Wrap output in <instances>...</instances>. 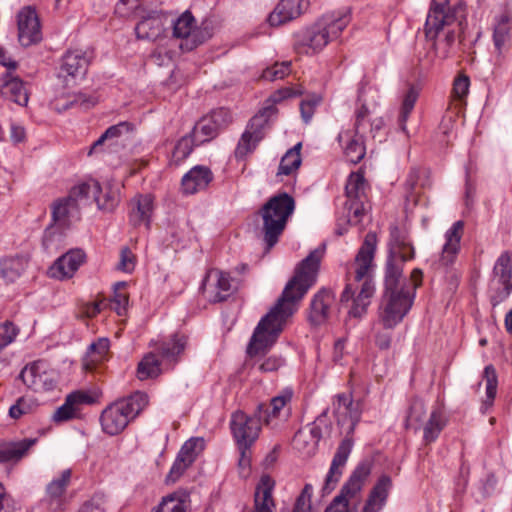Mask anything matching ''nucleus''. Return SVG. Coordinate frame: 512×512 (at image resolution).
Returning a JSON list of instances; mask_svg holds the SVG:
<instances>
[{
  "instance_id": "f257e3e1",
  "label": "nucleus",
  "mask_w": 512,
  "mask_h": 512,
  "mask_svg": "<svg viewBox=\"0 0 512 512\" xmlns=\"http://www.w3.org/2000/svg\"><path fill=\"white\" fill-rule=\"evenodd\" d=\"M324 253L325 244H321L299 263L277 303L256 326L247 349L251 356L265 353L276 343L288 318L296 311V303L316 283Z\"/></svg>"
},
{
  "instance_id": "f03ea898",
  "label": "nucleus",
  "mask_w": 512,
  "mask_h": 512,
  "mask_svg": "<svg viewBox=\"0 0 512 512\" xmlns=\"http://www.w3.org/2000/svg\"><path fill=\"white\" fill-rule=\"evenodd\" d=\"M389 256L385 272V293L379 318L384 328L398 325L412 307L415 290L421 285L422 271L414 269L410 280L402 277L403 264L414 257V249L398 227H391Z\"/></svg>"
},
{
  "instance_id": "7ed1b4c3",
  "label": "nucleus",
  "mask_w": 512,
  "mask_h": 512,
  "mask_svg": "<svg viewBox=\"0 0 512 512\" xmlns=\"http://www.w3.org/2000/svg\"><path fill=\"white\" fill-rule=\"evenodd\" d=\"M376 245V234L367 233L355 257L354 283L347 284L340 297V307L347 312L346 322L362 319L375 293L372 274Z\"/></svg>"
},
{
  "instance_id": "20e7f679",
  "label": "nucleus",
  "mask_w": 512,
  "mask_h": 512,
  "mask_svg": "<svg viewBox=\"0 0 512 512\" xmlns=\"http://www.w3.org/2000/svg\"><path fill=\"white\" fill-rule=\"evenodd\" d=\"M332 406L333 414L335 415L337 424L340 428V433L345 434L346 437L339 444L325 478L324 489L329 491L334 489L342 476L343 469L353 447V442L351 438H349V435L354 432L355 427L361 418L359 403H355L352 396L348 393H340L336 395Z\"/></svg>"
},
{
  "instance_id": "39448f33",
  "label": "nucleus",
  "mask_w": 512,
  "mask_h": 512,
  "mask_svg": "<svg viewBox=\"0 0 512 512\" xmlns=\"http://www.w3.org/2000/svg\"><path fill=\"white\" fill-rule=\"evenodd\" d=\"M349 23V11L325 14L310 27L298 32L295 43L306 54L318 53L329 42L339 38Z\"/></svg>"
},
{
  "instance_id": "423d86ee",
  "label": "nucleus",
  "mask_w": 512,
  "mask_h": 512,
  "mask_svg": "<svg viewBox=\"0 0 512 512\" xmlns=\"http://www.w3.org/2000/svg\"><path fill=\"white\" fill-rule=\"evenodd\" d=\"M148 403V395L140 391L113 402L103 410L100 416L103 431L111 436L121 433Z\"/></svg>"
},
{
  "instance_id": "0eeeda50",
  "label": "nucleus",
  "mask_w": 512,
  "mask_h": 512,
  "mask_svg": "<svg viewBox=\"0 0 512 512\" xmlns=\"http://www.w3.org/2000/svg\"><path fill=\"white\" fill-rule=\"evenodd\" d=\"M295 210V201L287 193L272 196L262 207L264 241L267 250L271 249L284 231L289 217Z\"/></svg>"
},
{
  "instance_id": "6e6552de",
  "label": "nucleus",
  "mask_w": 512,
  "mask_h": 512,
  "mask_svg": "<svg viewBox=\"0 0 512 512\" xmlns=\"http://www.w3.org/2000/svg\"><path fill=\"white\" fill-rule=\"evenodd\" d=\"M512 293V253L502 252L496 259L487 283V299L492 309L505 302Z\"/></svg>"
},
{
  "instance_id": "1a4fd4ad",
  "label": "nucleus",
  "mask_w": 512,
  "mask_h": 512,
  "mask_svg": "<svg viewBox=\"0 0 512 512\" xmlns=\"http://www.w3.org/2000/svg\"><path fill=\"white\" fill-rule=\"evenodd\" d=\"M262 418V406L253 415L243 411L232 413L229 425L236 444H254L261 432Z\"/></svg>"
},
{
  "instance_id": "9d476101",
  "label": "nucleus",
  "mask_w": 512,
  "mask_h": 512,
  "mask_svg": "<svg viewBox=\"0 0 512 512\" xmlns=\"http://www.w3.org/2000/svg\"><path fill=\"white\" fill-rule=\"evenodd\" d=\"M367 183L363 174L353 172L346 183V207L348 210V222L357 225L367 210Z\"/></svg>"
},
{
  "instance_id": "9b49d317",
  "label": "nucleus",
  "mask_w": 512,
  "mask_h": 512,
  "mask_svg": "<svg viewBox=\"0 0 512 512\" xmlns=\"http://www.w3.org/2000/svg\"><path fill=\"white\" fill-rule=\"evenodd\" d=\"M19 377L29 389L35 392L52 391L58 383L57 372L42 360L27 364Z\"/></svg>"
},
{
  "instance_id": "f8f14e48",
  "label": "nucleus",
  "mask_w": 512,
  "mask_h": 512,
  "mask_svg": "<svg viewBox=\"0 0 512 512\" xmlns=\"http://www.w3.org/2000/svg\"><path fill=\"white\" fill-rule=\"evenodd\" d=\"M275 114V107L268 106L250 120L236 147V157L243 158L256 148L257 144L263 139L265 126L268 124L269 119Z\"/></svg>"
},
{
  "instance_id": "ddd939ff",
  "label": "nucleus",
  "mask_w": 512,
  "mask_h": 512,
  "mask_svg": "<svg viewBox=\"0 0 512 512\" xmlns=\"http://www.w3.org/2000/svg\"><path fill=\"white\" fill-rule=\"evenodd\" d=\"M231 122V114L226 108H219L201 118L191 132L196 145H201L214 139L221 129Z\"/></svg>"
},
{
  "instance_id": "4468645a",
  "label": "nucleus",
  "mask_w": 512,
  "mask_h": 512,
  "mask_svg": "<svg viewBox=\"0 0 512 512\" xmlns=\"http://www.w3.org/2000/svg\"><path fill=\"white\" fill-rule=\"evenodd\" d=\"M455 21L456 7L450 5V0H431L425 22V35L434 39L441 29Z\"/></svg>"
},
{
  "instance_id": "2eb2a0df",
  "label": "nucleus",
  "mask_w": 512,
  "mask_h": 512,
  "mask_svg": "<svg viewBox=\"0 0 512 512\" xmlns=\"http://www.w3.org/2000/svg\"><path fill=\"white\" fill-rule=\"evenodd\" d=\"M212 302L226 300L237 288L236 281L228 273L209 270L200 287Z\"/></svg>"
},
{
  "instance_id": "dca6fc26",
  "label": "nucleus",
  "mask_w": 512,
  "mask_h": 512,
  "mask_svg": "<svg viewBox=\"0 0 512 512\" xmlns=\"http://www.w3.org/2000/svg\"><path fill=\"white\" fill-rule=\"evenodd\" d=\"M18 41L23 47H29L42 40L38 15L34 8L27 6L17 14Z\"/></svg>"
},
{
  "instance_id": "f3484780",
  "label": "nucleus",
  "mask_w": 512,
  "mask_h": 512,
  "mask_svg": "<svg viewBox=\"0 0 512 512\" xmlns=\"http://www.w3.org/2000/svg\"><path fill=\"white\" fill-rule=\"evenodd\" d=\"M188 344V337L181 332H175L156 343L155 350L162 359L165 368L172 369L180 362Z\"/></svg>"
},
{
  "instance_id": "a211bd4d",
  "label": "nucleus",
  "mask_w": 512,
  "mask_h": 512,
  "mask_svg": "<svg viewBox=\"0 0 512 512\" xmlns=\"http://www.w3.org/2000/svg\"><path fill=\"white\" fill-rule=\"evenodd\" d=\"M97 397V393L84 390H77L68 394L64 403L55 410L52 420L60 423L76 418L82 406L95 403Z\"/></svg>"
},
{
  "instance_id": "6ab92c4d",
  "label": "nucleus",
  "mask_w": 512,
  "mask_h": 512,
  "mask_svg": "<svg viewBox=\"0 0 512 512\" xmlns=\"http://www.w3.org/2000/svg\"><path fill=\"white\" fill-rule=\"evenodd\" d=\"M379 98L377 90L372 87H361L358 91V106L355 109L353 131L364 133L370 124V117L375 113Z\"/></svg>"
},
{
  "instance_id": "aec40b11",
  "label": "nucleus",
  "mask_w": 512,
  "mask_h": 512,
  "mask_svg": "<svg viewBox=\"0 0 512 512\" xmlns=\"http://www.w3.org/2000/svg\"><path fill=\"white\" fill-rule=\"evenodd\" d=\"M326 411L315 422L308 424L296 432L293 438V447L305 457H311L318 448L322 437L321 425L325 421Z\"/></svg>"
},
{
  "instance_id": "412c9836",
  "label": "nucleus",
  "mask_w": 512,
  "mask_h": 512,
  "mask_svg": "<svg viewBox=\"0 0 512 512\" xmlns=\"http://www.w3.org/2000/svg\"><path fill=\"white\" fill-rule=\"evenodd\" d=\"M464 231V222L458 220L445 232V242L442 246L438 258L433 260V265L437 268L447 267L454 263L459 251L460 242Z\"/></svg>"
},
{
  "instance_id": "4be33fe9",
  "label": "nucleus",
  "mask_w": 512,
  "mask_h": 512,
  "mask_svg": "<svg viewBox=\"0 0 512 512\" xmlns=\"http://www.w3.org/2000/svg\"><path fill=\"white\" fill-rule=\"evenodd\" d=\"M370 473L371 465L368 462L359 463L342 486L340 493L333 500H338L339 503L349 506L350 501L361 492Z\"/></svg>"
},
{
  "instance_id": "5701e85b",
  "label": "nucleus",
  "mask_w": 512,
  "mask_h": 512,
  "mask_svg": "<svg viewBox=\"0 0 512 512\" xmlns=\"http://www.w3.org/2000/svg\"><path fill=\"white\" fill-rule=\"evenodd\" d=\"M85 260L86 254L82 249H71L53 263L48 273L52 278L58 280L69 279Z\"/></svg>"
},
{
  "instance_id": "b1692460",
  "label": "nucleus",
  "mask_w": 512,
  "mask_h": 512,
  "mask_svg": "<svg viewBox=\"0 0 512 512\" xmlns=\"http://www.w3.org/2000/svg\"><path fill=\"white\" fill-rule=\"evenodd\" d=\"M0 93L8 101L26 107L29 94L25 83L12 72L6 71L0 79Z\"/></svg>"
},
{
  "instance_id": "393cba45",
  "label": "nucleus",
  "mask_w": 512,
  "mask_h": 512,
  "mask_svg": "<svg viewBox=\"0 0 512 512\" xmlns=\"http://www.w3.org/2000/svg\"><path fill=\"white\" fill-rule=\"evenodd\" d=\"M309 5L308 0H281L268 16L271 26H280L299 17Z\"/></svg>"
},
{
  "instance_id": "a878e982",
  "label": "nucleus",
  "mask_w": 512,
  "mask_h": 512,
  "mask_svg": "<svg viewBox=\"0 0 512 512\" xmlns=\"http://www.w3.org/2000/svg\"><path fill=\"white\" fill-rule=\"evenodd\" d=\"M392 486L391 477L386 474L381 475L370 490L361 512H382Z\"/></svg>"
},
{
  "instance_id": "bb28decb",
  "label": "nucleus",
  "mask_w": 512,
  "mask_h": 512,
  "mask_svg": "<svg viewBox=\"0 0 512 512\" xmlns=\"http://www.w3.org/2000/svg\"><path fill=\"white\" fill-rule=\"evenodd\" d=\"M166 21L167 17L160 12H145L135 27L137 38L151 41L158 39L164 32Z\"/></svg>"
},
{
  "instance_id": "cd10ccee",
  "label": "nucleus",
  "mask_w": 512,
  "mask_h": 512,
  "mask_svg": "<svg viewBox=\"0 0 512 512\" xmlns=\"http://www.w3.org/2000/svg\"><path fill=\"white\" fill-rule=\"evenodd\" d=\"M335 296L327 289L320 290L314 295L310 304L309 321L313 325L325 323L333 313Z\"/></svg>"
},
{
  "instance_id": "c85d7f7f",
  "label": "nucleus",
  "mask_w": 512,
  "mask_h": 512,
  "mask_svg": "<svg viewBox=\"0 0 512 512\" xmlns=\"http://www.w3.org/2000/svg\"><path fill=\"white\" fill-rule=\"evenodd\" d=\"M338 141L348 162L357 164L364 158L366 148L363 133L350 129L344 130L339 133Z\"/></svg>"
},
{
  "instance_id": "c756f323",
  "label": "nucleus",
  "mask_w": 512,
  "mask_h": 512,
  "mask_svg": "<svg viewBox=\"0 0 512 512\" xmlns=\"http://www.w3.org/2000/svg\"><path fill=\"white\" fill-rule=\"evenodd\" d=\"M153 203L154 198L150 194L137 195L131 199L129 203V223L134 227L144 224L149 228L154 210Z\"/></svg>"
},
{
  "instance_id": "7c9ffc66",
  "label": "nucleus",
  "mask_w": 512,
  "mask_h": 512,
  "mask_svg": "<svg viewBox=\"0 0 512 512\" xmlns=\"http://www.w3.org/2000/svg\"><path fill=\"white\" fill-rule=\"evenodd\" d=\"M213 175L205 166H195L182 178L181 188L184 194H195L207 188L212 181Z\"/></svg>"
},
{
  "instance_id": "2f4dec72",
  "label": "nucleus",
  "mask_w": 512,
  "mask_h": 512,
  "mask_svg": "<svg viewBox=\"0 0 512 512\" xmlns=\"http://www.w3.org/2000/svg\"><path fill=\"white\" fill-rule=\"evenodd\" d=\"M101 193L102 187L99 182L92 180L74 186L70 190L69 195L73 198L74 203L80 210L81 208L91 206L94 203L96 204L97 196Z\"/></svg>"
},
{
  "instance_id": "473e14b6",
  "label": "nucleus",
  "mask_w": 512,
  "mask_h": 512,
  "mask_svg": "<svg viewBox=\"0 0 512 512\" xmlns=\"http://www.w3.org/2000/svg\"><path fill=\"white\" fill-rule=\"evenodd\" d=\"M71 477V469H65L58 476L53 478L46 486V493L49 498L50 505H56L53 507L54 512L62 511V496L71 482Z\"/></svg>"
},
{
  "instance_id": "72a5a7b5",
  "label": "nucleus",
  "mask_w": 512,
  "mask_h": 512,
  "mask_svg": "<svg viewBox=\"0 0 512 512\" xmlns=\"http://www.w3.org/2000/svg\"><path fill=\"white\" fill-rule=\"evenodd\" d=\"M35 443V438L0 443V463L18 462Z\"/></svg>"
},
{
  "instance_id": "f704fd0d",
  "label": "nucleus",
  "mask_w": 512,
  "mask_h": 512,
  "mask_svg": "<svg viewBox=\"0 0 512 512\" xmlns=\"http://www.w3.org/2000/svg\"><path fill=\"white\" fill-rule=\"evenodd\" d=\"M89 65V59L82 50H70L64 56L61 71L69 76H83Z\"/></svg>"
},
{
  "instance_id": "c9c22d12",
  "label": "nucleus",
  "mask_w": 512,
  "mask_h": 512,
  "mask_svg": "<svg viewBox=\"0 0 512 512\" xmlns=\"http://www.w3.org/2000/svg\"><path fill=\"white\" fill-rule=\"evenodd\" d=\"M79 209L73 201V198L68 196L58 199L52 206V218L55 225L66 227L71 218L78 217Z\"/></svg>"
},
{
  "instance_id": "e433bc0d",
  "label": "nucleus",
  "mask_w": 512,
  "mask_h": 512,
  "mask_svg": "<svg viewBox=\"0 0 512 512\" xmlns=\"http://www.w3.org/2000/svg\"><path fill=\"white\" fill-rule=\"evenodd\" d=\"M446 422L444 411L441 408H434L423 427V441L426 444L434 442L446 426Z\"/></svg>"
},
{
  "instance_id": "4c0bfd02",
  "label": "nucleus",
  "mask_w": 512,
  "mask_h": 512,
  "mask_svg": "<svg viewBox=\"0 0 512 512\" xmlns=\"http://www.w3.org/2000/svg\"><path fill=\"white\" fill-rule=\"evenodd\" d=\"M28 259L24 256L8 257L0 261V275L7 282H14L25 271Z\"/></svg>"
},
{
  "instance_id": "58836bf2",
  "label": "nucleus",
  "mask_w": 512,
  "mask_h": 512,
  "mask_svg": "<svg viewBox=\"0 0 512 512\" xmlns=\"http://www.w3.org/2000/svg\"><path fill=\"white\" fill-rule=\"evenodd\" d=\"M162 366V359L159 360L158 355L153 352L147 353L138 364L137 377L140 380L155 378L162 373Z\"/></svg>"
},
{
  "instance_id": "ea45409f",
  "label": "nucleus",
  "mask_w": 512,
  "mask_h": 512,
  "mask_svg": "<svg viewBox=\"0 0 512 512\" xmlns=\"http://www.w3.org/2000/svg\"><path fill=\"white\" fill-rule=\"evenodd\" d=\"M292 397V389L285 388L280 392L279 395L271 399V410L269 409V407L260 404L259 406H262L263 423H265L266 425L270 424L271 419L278 416L279 412L286 406L287 403L291 401Z\"/></svg>"
},
{
  "instance_id": "a19ab883",
  "label": "nucleus",
  "mask_w": 512,
  "mask_h": 512,
  "mask_svg": "<svg viewBox=\"0 0 512 512\" xmlns=\"http://www.w3.org/2000/svg\"><path fill=\"white\" fill-rule=\"evenodd\" d=\"M132 126L129 122L123 121L116 125L110 126L106 131L93 143L89 154L96 153L99 148L105 143L110 142L114 144L115 140L121 137L124 133H128Z\"/></svg>"
},
{
  "instance_id": "79ce46f5",
  "label": "nucleus",
  "mask_w": 512,
  "mask_h": 512,
  "mask_svg": "<svg viewBox=\"0 0 512 512\" xmlns=\"http://www.w3.org/2000/svg\"><path fill=\"white\" fill-rule=\"evenodd\" d=\"M301 147H302V144L297 143L294 147L289 149L284 154V156L282 157V159L280 161L277 175L288 176V175L293 174L296 170H298V168L300 167L301 162H302L301 154H300Z\"/></svg>"
},
{
  "instance_id": "37998d69",
  "label": "nucleus",
  "mask_w": 512,
  "mask_h": 512,
  "mask_svg": "<svg viewBox=\"0 0 512 512\" xmlns=\"http://www.w3.org/2000/svg\"><path fill=\"white\" fill-rule=\"evenodd\" d=\"M110 341L108 338H99L96 342L90 344L87 350L84 366L86 369H92L96 363L103 361L109 351Z\"/></svg>"
},
{
  "instance_id": "c03bdc74",
  "label": "nucleus",
  "mask_w": 512,
  "mask_h": 512,
  "mask_svg": "<svg viewBox=\"0 0 512 512\" xmlns=\"http://www.w3.org/2000/svg\"><path fill=\"white\" fill-rule=\"evenodd\" d=\"M188 503L184 496L172 493L161 499L151 512H187Z\"/></svg>"
},
{
  "instance_id": "a18cd8bd",
  "label": "nucleus",
  "mask_w": 512,
  "mask_h": 512,
  "mask_svg": "<svg viewBox=\"0 0 512 512\" xmlns=\"http://www.w3.org/2000/svg\"><path fill=\"white\" fill-rule=\"evenodd\" d=\"M483 379L485 380L486 399L482 401V409H488L493 405L498 389V377L492 365L485 367L482 375V380Z\"/></svg>"
},
{
  "instance_id": "49530a36",
  "label": "nucleus",
  "mask_w": 512,
  "mask_h": 512,
  "mask_svg": "<svg viewBox=\"0 0 512 512\" xmlns=\"http://www.w3.org/2000/svg\"><path fill=\"white\" fill-rule=\"evenodd\" d=\"M510 18L507 14H501L495 19L493 26V41L497 50H501L509 39Z\"/></svg>"
},
{
  "instance_id": "de8ad7c7",
  "label": "nucleus",
  "mask_w": 512,
  "mask_h": 512,
  "mask_svg": "<svg viewBox=\"0 0 512 512\" xmlns=\"http://www.w3.org/2000/svg\"><path fill=\"white\" fill-rule=\"evenodd\" d=\"M119 201V191L107 185L102 188V193L98 194L96 205L99 210L111 212L118 206Z\"/></svg>"
},
{
  "instance_id": "09e8293b",
  "label": "nucleus",
  "mask_w": 512,
  "mask_h": 512,
  "mask_svg": "<svg viewBox=\"0 0 512 512\" xmlns=\"http://www.w3.org/2000/svg\"><path fill=\"white\" fill-rule=\"evenodd\" d=\"M195 27V20L189 11H185L173 21V35L177 38H189Z\"/></svg>"
},
{
  "instance_id": "8fccbe9b",
  "label": "nucleus",
  "mask_w": 512,
  "mask_h": 512,
  "mask_svg": "<svg viewBox=\"0 0 512 512\" xmlns=\"http://www.w3.org/2000/svg\"><path fill=\"white\" fill-rule=\"evenodd\" d=\"M418 96V91L414 87H410L403 98L398 120L400 129L403 132L406 131V122L409 118L410 113L414 109Z\"/></svg>"
},
{
  "instance_id": "3c124183",
  "label": "nucleus",
  "mask_w": 512,
  "mask_h": 512,
  "mask_svg": "<svg viewBox=\"0 0 512 512\" xmlns=\"http://www.w3.org/2000/svg\"><path fill=\"white\" fill-rule=\"evenodd\" d=\"M63 228L58 225L48 227L43 235V246L46 250H58L62 247L64 241Z\"/></svg>"
},
{
  "instance_id": "603ef678",
  "label": "nucleus",
  "mask_w": 512,
  "mask_h": 512,
  "mask_svg": "<svg viewBox=\"0 0 512 512\" xmlns=\"http://www.w3.org/2000/svg\"><path fill=\"white\" fill-rule=\"evenodd\" d=\"M470 79L464 73H460L455 77L453 81V87L451 92L452 101L454 103L459 102L463 104L469 93Z\"/></svg>"
},
{
  "instance_id": "864d4df0",
  "label": "nucleus",
  "mask_w": 512,
  "mask_h": 512,
  "mask_svg": "<svg viewBox=\"0 0 512 512\" xmlns=\"http://www.w3.org/2000/svg\"><path fill=\"white\" fill-rule=\"evenodd\" d=\"M204 449V439L193 437L188 439L181 447L179 454L186 459L188 463H193L197 455Z\"/></svg>"
},
{
  "instance_id": "5fc2aeb1",
  "label": "nucleus",
  "mask_w": 512,
  "mask_h": 512,
  "mask_svg": "<svg viewBox=\"0 0 512 512\" xmlns=\"http://www.w3.org/2000/svg\"><path fill=\"white\" fill-rule=\"evenodd\" d=\"M125 285V282L116 283L114 286V294L111 299V308L120 316L126 313L129 304L128 294L119 291V288H123Z\"/></svg>"
},
{
  "instance_id": "6e6d98bb",
  "label": "nucleus",
  "mask_w": 512,
  "mask_h": 512,
  "mask_svg": "<svg viewBox=\"0 0 512 512\" xmlns=\"http://www.w3.org/2000/svg\"><path fill=\"white\" fill-rule=\"evenodd\" d=\"M426 415V407L424 402L421 400H415L410 406L407 418L406 425L407 427L414 428L415 430L419 429V423H421Z\"/></svg>"
},
{
  "instance_id": "4d7b16f0",
  "label": "nucleus",
  "mask_w": 512,
  "mask_h": 512,
  "mask_svg": "<svg viewBox=\"0 0 512 512\" xmlns=\"http://www.w3.org/2000/svg\"><path fill=\"white\" fill-rule=\"evenodd\" d=\"M322 97L318 94H309L307 95L300 103V112L303 121L308 124L317 108V106L321 103Z\"/></svg>"
},
{
  "instance_id": "13d9d810",
  "label": "nucleus",
  "mask_w": 512,
  "mask_h": 512,
  "mask_svg": "<svg viewBox=\"0 0 512 512\" xmlns=\"http://www.w3.org/2000/svg\"><path fill=\"white\" fill-rule=\"evenodd\" d=\"M20 329L11 321H5L0 324V353L18 336Z\"/></svg>"
},
{
  "instance_id": "bf43d9fd",
  "label": "nucleus",
  "mask_w": 512,
  "mask_h": 512,
  "mask_svg": "<svg viewBox=\"0 0 512 512\" xmlns=\"http://www.w3.org/2000/svg\"><path fill=\"white\" fill-rule=\"evenodd\" d=\"M452 24H450L451 26ZM448 26H445L443 29H441L439 32L444 31ZM440 34V33H438ZM439 35L436 36L434 39H430L426 36V38L430 41H432V45L435 48L436 54L440 58H446L448 56L449 50L448 48L454 43L455 41V32L448 30L445 34V38L442 41H436Z\"/></svg>"
},
{
  "instance_id": "052dcab7",
  "label": "nucleus",
  "mask_w": 512,
  "mask_h": 512,
  "mask_svg": "<svg viewBox=\"0 0 512 512\" xmlns=\"http://www.w3.org/2000/svg\"><path fill=\"white\" fill-rule=\"evenodd\" d=\"M197 146L194 143V138L192 137L191 133L189 135L183 136L176 144L174 151H173V157L177 161H182L186 159L190 153L193 150V147Z\"/></svg>"
},
{
  "instance_id": "680f3d73",
  "label": "nucleus",
  "mask_w": 512,
  "mask_h": 512,
  "mask_svg": "<svg viewBox=\"0 0 512 512\" xmlns=\"http://www.w3.org/2000/svg\"><path fill=\"white\" fill-rule=\"evenodd\" d=\"M290 62L275 63L274 65L267 67L261 77L268 81H275L283 79L290 73Z\"/></svg>"
},
{
  "instance_id": "e2e57ef3",
  "label": "nucleus",
  "mask_w": 512,
  "mask_h": 512,
  "mask_svg": "<svg viewBox=\"0 0 512 512\" xmlns=\"http://www.w3.org/2000/svg\"><path fill=\"white\" fill-rule=\"evenodd\" d=\"M312 495L313 486L311 484H306L299 496L296 498L293 512H310Z\"/></svg>"
},
{
  "instance_id": "0e129e2a",
  "label": "nucleus",
  "mask_w": 512,
  "mask_h": 512,
  "mask_svg": "<svg viewBox=\"0 0 512 512\" xmlns=\"http://www.w3.org/2000/svg\"><path fill=\"white\" fill-rule=\"evenodd\" d=\"M32 401L26 397H20L9 409V416L13 419H19L31 411Z\"/></svg>"
},
{
  "instance_id": "69168bd1",
  "label": "nucleus",
  "mask_w": 512,
  "mask_h": 512,
  "mask_svg": "<svg viewBox=\"0 0 512 512\" xmlns=\"http://www.w3.org/2000/svg\"><path fill=\"white\" fill-rule=\"evenodd\" d=\"M192 463H188L186 459L181 457V455L178 453L170 471L167 476L169 481L175 482L179 479V477L185 472V470L191 465Z\"/></svg>"
},
{
  "instance_id": "338daca9",
  "label": "nucleus",
  "mask_w": 512,
  "mask_h": 512,
  "mask_svg": "<svg viewBox=\"0 0 512 512\" xmlns=\"http://www.w3.org/2000/svg\"><path fill=\"white\" fill-rule=\"evenodd\" d=\"M192 463H188L186 459L181 457V455L178 453L170 471L167 476L169 481L175 482L179 479V477L185 472V470L191 465Z\"/></svg>"
},
{
  "instance_id": "774afa93",
  "label": "nucleus",
  "mask_w": 512,
  "mask_h": 512,
  "mask_svg": "<svg viewBox=\"0 0 512 512\" xmlns=\"http://www.w3.org/2000/svg\"><path fill=\"white\" fill-rule=\"evenodd\" d=\"M135 268V256L128 248H123L120 253V262L118 264V269L130 273Z\"/></svg>"
}]
</instances>
